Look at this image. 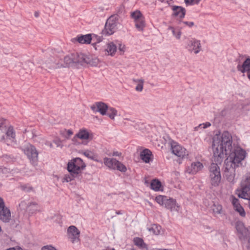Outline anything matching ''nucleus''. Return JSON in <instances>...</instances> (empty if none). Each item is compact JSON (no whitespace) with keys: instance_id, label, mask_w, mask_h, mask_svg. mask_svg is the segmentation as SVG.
I'll use <instances>...</instances> for the list:
<instances>
[{"instance_id":"nucleus-49","label":"nucleus","mask_w":250,"mask_h":250,"mask_svg":"<svg viewBox=\"0 0 250 250\" xmlns=\"http://www.w3.org/2000/svg\"><path fill=\"white\" fill-rule=\"evenodd\" d=\"M79 138L77 136V134L74 136V137L72 139V142H73L74 144H76L77 140Z\"/></svg>"},{"instance_id":"nucleus-36","label":"nucleus","mask_w":250,"mask_h":250,"mask_svg":"<svg viewBox=\"0 0 250 250\" xmlns=\"http://www.w3.org/2000/svg\"><path fill=\"white\" fill-rule=\"evenodd\" d=\"M99 62V60L98 58L95 57L90 58L87 57V60H86L85 64H89L92 66H97Z\"/></svg>"},{"instance_id":"nucleus-13","label":"nucleus","mask_w":250,"mask_h":250,"mask_svg":"<svg viewBox=\"0 0 250 250\" xmlns=\"http://www.w3.org/2000/svg\"><path fill=\"white\" fill-rule=\"evenodd\" d=\"M171 149L173 154L181 159L185 158L188 155L187 149L176 142L172 143Z\"/></svg>"},{"instance_id":"nucleus-11","label":"nucleus","mask_w":250,"mask_h":250,"mask_svg":"<svg viewBox=\"0 0 250 250\" xmlns=\"http://www.w3.org/2000/svg\"><path fill=\"white\" fill-rule=\"evenodd\" d=\"M131 17L133 19L135 27L139 31H142L146 26L145 18L139 10L131 13Z\"/></svg>"},{"instance_id":"nucleus-38","label":"nucleus","mask_w":250,"mask_h":250,"mask_svg":"<svg viewBox=\"0 0 250 250\" xmlns=\"http://www.w3.org/2000/svg\"><path fill=\"white\" fill-rule=\"evenodd\" d=\"M210 126H211V124L209 122H206L205 123L201 124L198 126L195 127L194 130L195 131H198L199 129H205Z\"/></svg>"},{"instance_id":"nucleus-26","label":"nucleus","mask_w":250,"mask_h":250,"mask_svg":"<svg viewBox=\"0 0 250 250\" xmlns=\"http://www.w3.org/2000/svg\"><path fill=\"white\" fill-rule=\"evenodd\" d=\"M90 133L85 129H80L77 134V136L82 140H87L90 137Z\"/></svg>"},{"instance_id":"nucleus-53","label":"nucleus","mask_w":250,"mask_h":250,"mask_svg":"<svg viewBox=\"0 0 250 250\" xmlns=\"http://www.w3.org/2000/svg\"><path fill=\"white\" fill-rule=\"evenodd\" d=\"M39 15V14L38 12H36L35 13V16L36 17H38Z\"/></svg>"},{"instance_id":"nucleus-48","label":"nucleus","mask_w":250,"mask_h":250,"mask_svg":"<svg viewBox=\"0 0 250 250\" xmlns=\"http://www.w3.org/2000/svg\"><path fill=\"white\" fill-rule=\"evenodd\" d=\"M187 4L192 5L193 2V0H185Z\"/></svg>"},{"instance_id":"nucleus-55","label":"nucleus","mask_w":250,"mask_h":250,"mask_svg":"<svg viewBox=\"0 0 250 250\" xmlns=\"http://www.w3.org/2000/svg\"><path fill=\"white\" fill-rule=\"evenodd\" d=\"M201 0H195V3L198 4Z\"/></svg>"},{"instance_id":"nucleus-51","label":"nucleus","mask_w":250,"mask_h":250,"mask_svg":"<svg viewBox=\"0 0 250 250\" xmlns=\"http://www.w3.org/2000/svg\"><path fill=\"white\" fill-rule=\"evenodd\" d=\"M248 74H247V76H248V78H249V79L250 80V70L248 72H247Z\"/></svg>"},{"instance_id":"nucleus-10","label":"nucleus","mask_w":250,"mask_h":250,"mask_svg":"<svg viewBox=\"0 0 250 250\" xmlns=\"http://www.w3.org/2000/svg\"><path fill=\"white\" fill-rule=\"evenodd\" d=\"M118 19L117 16H111L107 20L103 31L105 35H112L117 29Z\"/></svg>"},{"instance_id":"nucleus-20","label":"nucleus","mask_w":250,"mask_h":250,"mask_svg":"<svg viewBox=\"0 0 250 250\" xmlns=\"http://www.w3.org/2000/svg\"><path fill=\"white\" fill-rule=\"evenodd\" d=\"M238 71L242 73L248 72L250 70V58L246 59L242 64L239 63L237 66Z\"/></svg>"},{"instance_id":"nucleus-43","label":"nucleus","mask_w":250,"mask_h":250,"mask_svg":"<svg viewBox=\"0 0 250 250\" xmlns=\"http://www.w3.org/2000/svg\"><path fill=\"white\" fill-rule=\"evenodd\" d=\"M41 250H57L55 247L52 245H46L43 246Z\"/></svg>"},{"instance_id":"nucleus-12","label":"nucleus","mask_w":250,"mask_h":250,"mask_svg":"<svg viewBox=\"0 0 250 250\" xmlns=\"http://www.w3.org/2000/svg\"><path fill=\"white\" fill-rule=\"evenodd\" d=\"M185 48L190 52L198 54L201 50L200 41L195 38L189 39L186 44Z\"/></svg>"},{"instance_id":"nucleus-57","label":"nucleus","mask_w":250,"mask_h":250,"mask_svg":"<svg viewBox=\"0 0 250 250\" xmlns=\"http://www.w3.org/2000/svg\"><path fill=\"white\" fill-rule=\"evenodd\" d=\"M119 49L121 51H123V49L122 47H121V45H120V46L119 47Z\"/></svg>"},{"instance_id":"nucleus-14","label":"nucleus","mask_w":250,"mask_h":250,"mask_svg":"<svg viewBox=\"0 0 250 250\" xmlns=\"http://www.w3.org/2000/svg\"><path fill=\"white\" fill-rule=\"evenodd\" d=\"M67 232L68 238L72 243H78L80 242V232L75 226L69 227Z\"/></svg>"},{"instance_id":"nucleus-15","label":"nucleus","mask_w":250,"mask_h":250,"mask_svg":"<svg viewBox=\"0 0 250 250\" xmlns=\"http://www.w3.org/2000/svg\"><path fill=\"white\" fill-rule=\"evenodd\" d=\"M10 219V211L5 206L3 199L0 198V219L4 222H8Z\"/></svg>"},{"instance_id":"nucleus-35","label":"nucleus","mask_w":250,"mask_h":250,"mask_svg":"<svg viewBox=\"0 0 250 250\" xmlns=\"http://www.w3.org/2000/svg\"><path fill=\"white\" fill-rule=\"evenodd\" d=\"M167 197V196L164 195H159L155 197V200L160 205L164 206Z\"/></svg>"},{"instance_id":"nucleus-27","label":"nucleus","mask_w":250,"mask_h":250,"mask_svg":"<svg viewBox=\"0 0 250 250\" xmlns=\"http://www.w3.org/2000/svg\"><path fill=\"white\" fill-rule=\"evenodd\" d=\"M133 242L134 244L143 250H147V245L144 243L142 238L136 237L134 238Z\"/></svg>"},{"instance_id":"nucleus-5","label":"nucleus","mask_w":250,"mask_h":250,"mask_svg":"<svg viewBox=\"0 0 250 250\" xmlns=\"http://www.w3.org/2000/svg\"><path fill=\"white\" fill-rule=\"evenodd\" d=\"M85 167V164L83 160L80 158H75L72 159L67 164V170L69 172L78 175L81 173Z\"/></svg>"},{"instance_id":"nucleus-18","label":"nucleus","mask_w":250,"mask_h":250,"mask_svg":"<svg viewBox=\"0 0 250 250\" xmlns=\"http://www.w3.org/2000/svg\"><path fill=\"white\" fill-rule=\"evenodd\" d=\"M203 167V164L200 162H193L187 167L186 172L189 174H195L202 170Z\"/></svg>"},{"instance_id":"nucleus-28","label":"nucleus","mask_w":250,"mask_h":250,"mask_svg":"<svg viewBox=\"0 0 250 250\" xmlns=\"http://www.w3.org/2000/svg\"><path fill=\"white\" fill-rule=\"evenodd\" d=\"M150 187L151 189L154 191H159L162 187L161 183L158 180L153 179L150 183Z\"/></svg>"},{"instance_id":"nucleus-8","label":"nucleus","mask_w":250,"mask_h":250,"mask_svg":"<svg viewBox=\"0 0 250 250\" xmlns=\"http://www.w3.org/2000/svg\"><path fill=\"white\" fill-rule=\"evenodd\" d=\"M23 151L30 163L35 166L38 160V152L36 148L33 145L28 144L24 146Z\"/></svg>"},{"instance_id":"nucleus-25","label":"nucleus","mask_w":250,"mask_h":250,"mask_svg":"<svg viewBox=\"0 0 250 250\" xmlns=\"http://www.w3.org/2000/svg\"><path fill=\"white\" fill-rule=\"evenodd\" d=\"M105 51L108 55L112 56L117 51V46L113 42H110L106 44Z\"/></svg>"},{"instance_id":"nucleus-34","label":"nucleus","mask_w":250,"mask_h":250,"mask_svg":"<svg viewBox=\"0 0 250 250\" xmlns=\"http://www.w3.org/2000/svg\"><path fill=\"white\" fill-rule=\"evenodd\" d=\"M107 115L111 119H114L115 117L117 114V110L113 107H108L107 111Z\"/></svg>"},{"instance_id":"nucleus-23","label":"nucleus","mask_w":250,"mask_h":250,"mask_svg":"<svg viewBox=\"0 0 250 250\" xmlns=\"http://www.w3.org/2000/svg\"><path fill=\"white\" fill-rule=\"evenodd\" d=\"M141 159L146 163H149L152 161V153L150 150L148 149H145L141 152Z\"/></svg>"},{"instance_id":"nucleus-24","label":"nucleus","mask_w":250,"mask_h":250,"mask_svg":"<svg viewBox=\"0 0 250 250\" xmlns=\"http://www.w3.org/2000/svg\"><path fill=\"white\" fill-rule=\"evenodd\" d=\"M92 40V38L90 34H86L84 35H81L77 37V41L81 43L89 44Z\"/></svg>"},{"instance_id":"nucleus-29","label":"nucleus","mask_w":250,"mask_h":250,"mask_svg":"<svg viewBox=\"0 0 250 250\" xmlns=\"http://www.w3.org/2000/svg\"><path fill=\"white\" fill-rule=\"evenodd\" d=\"M132 81L133 83L137 85L135 87V90L137 91L141 92L143 89L144 80L142 79H133Z\"/></svg>"},{"instance_id":"nucleus-19","label":"nucleus","mask_w":250,"mask_h":250,"mask_svg":"<svg viewBox=\"0 0 250 250\" xmlns=\"http://www.w3.org/2000/svg\"><path fill=\"white\" fill-rule=\"evenodd\" d=\"M164 206L166 208L170 209L171 211H178L180 208V206L176 203L175 200L168 197H167Z\"/></svg>"},{"instance_id":"nucleus-1","label":"nucleus","mask_w":250,"mask_h":250,"mask_svg":"<svg viewBox=\"0 0 250 250\" xmlns=\"http://www.w3.org/2000/svg\"><path fill=\"white\" fill-rule=\"evenodd\" d=\"M240 139L236 137L233 143V147L225 161V174L228 181L235 182V169L242 166V162L246 158L247 153L239 145Z\"/></svg>"},{"instance_id":"nucleus-7","label":"nucleus","mask_w":250,"mask_h":250,"mask_svg":"<svg viewBox=\"0 0 250 250\" xmlns=\"http://www.w3.org/2000/svg\"><path fill=\"white\" fill-rule=\"evenodd\" d=\"M209 177L211 185L218 186L221 181V173L220 167L217 164L212 163L210 166Z\"/></svg>"},{"instance_id":"nucleus-6","label":"nucleus","mask_w":250,"mask_h":250,"mask_svg":"<svg viewBox=\"0 0 250 250\" xmlns=\"http://www.w3.org/2000/svg\"><path fill=\"white\" fill-rule=\"evenodd\" d=\"M236 194L241 198L250 197V173L246 175L241 182V188L236 190Z\"/></svg>"},{"instance_id":"nucleus-59","label":"nucleus","mask_w":250,"mask_h":250,"mask_svg":"<svg viewBox=\"0 0 250 250\" xmlns=\"http://www.w3.org/2000/svg\"><path fill=\"white\" fill-rule=\"evenodd\" d=\"M116 213H117V214H121V213L120 212V211L117 212H116Z\"/></svg>"},{"instance_id":"nucleus-61","label":"nucleus","mask_w":250,"mask_h":250,"mask_svg":"<svg viewBox=\"0 0 250 250\" xmlns=\"http://www.w3.org/2000/svg\"><path fill=\"white\" fill-rule=\"evenodd\" d=\"M4 157L6 158L7 157V155H5Z\"/></svg>"},{"instance_id":"nucleus-33","label":"nucleus","mask_w":250,"mask_h":250,"mask_svg":"<svg viewBox=\"0 0 250 250\" xmlns=\"http://www.w3.org/2000/svg\"><path fill=\"white\" fill-rule=\"evenodd\" d=\"M78 176L77 174H73L69 172V174H65L62 178V181L63 183L69 182L73 180L75 177Z\"/></svg>"},{"instance_id":"nucleus-21","label":"nucleus","mask_w":250,"mask_h":250,"mask_svg":"<svg viewBox=\"0 0 250 250\" xmlns=\"http://www.w3.org/2000/svg\"><path fill=\"white\" fill-rule=\"evenodd\" d=\"M173 15L177 18L182 19L186 14V10L181 6H174L172 7Z\"/></svg>"},{"instance_id":"nucleus-4","label":"nucleus","mask_w":250,"mask_h":250,"mask_svg":"<svg viewBox=\"0 0 250 250\" xmlns=\"http://www.w3.org/2000/svg\"><path fill=\"white\" fill-rule=\"evenodd\" d=\"M64 63L56 62L53 60H48L46 61V67L50 69H58L65 67L75 63L73 53L66 56L63 59Z\"/></svg>"},{"instance_id":"nucleus-31","label":"nucleus","mask_w":250,"mask_h":250,"mask_svg":"<svg viewBox=\"0 0 250 250\" xmlns=\"http://www.w3.org/2000/svg\"><path fill=\"white\" fill-rule=\"evenodd\" d=\"M168 30H169L171 31L173 36L174 37H175V38L176 39H177V40L180 39L181 35H182V32L180 30H179L178 29H175L172 26H169L168 28Z\"/></svg>"},{"instance_id":"nucleus-42","label":"nucleus","mask_w":250,"mask_h":250,"mask_svg":"<svg viewBox=\"0 0 250 250\" xmlns=\"http://www.w3.org/2000/svg\"><path fill=\"white\" fill-rule=\"evenodd\" d=\"M236 211H237L241 217H245L246 216V212L243 207L239 208Z\"/></svg>"},{"instance_id":"nucleus-2","label":"nucleus","mask_w":250,"mask_h":250,"mask_svg":"<svg viewBox=\"0 0 250 250\" xmlns=\"http://www.w3.org/2000/svg\"><path fill=\"white\" fill-rule=\"evenodd\" d=\"M236 137H237L232 136L228 131H224L213 136L212 146L215 161L222 162L224 156L231 152Z\"/></svg>"},{"instance_id":"nucleus-37","label":"nucleus","mask_w":250,"mask_h":250,"mask_svg":"<svg viewBox=\"0 0 250 250\" xmlns=\"http://www.w3.org/2000/svg\"><path fill=\"white\" fill-rule=\"evenodd\" d=\"M161 227L159 225L154 224L152 225L151 228L149 230L153 231V233L155 235H158L161 233Z\"/></svg>"},{"instance_id":"nucleus-54","label":"nucleus","mask_w":250,"mask_h":250,"mask_svg":"<svg viewBox=\"0 0 250 250\" xmlns=\"http://www.w3.org/2000/svg\"><path fill=\"white\" fill-rule=\"evenodd\" d=\"M32 205H34V206H36L37 204L35 203H30V205H29V206H31Z\"/></svg>"},{"instance_id":"nucleus-17","label":"nucleus","mask_w":250,"mask_h":250,"mask_svg":"<svg viewBox=\"0 0 250 250\" xmlns=\"http://www.w3.org/2000/svg\"><path fill=\"white\" fill-rule=\"evenodd\" d=\"M235 228L239 234L240 238L246 237L250 234V227L246 228L243 223L241 221H238L235 223Z\"/></svg>"},{"instance_id":"nucleus-41","label":"nucleus","mask_w":250,"mask_h":250,"mask_svg":"<svg viewBox=\"0 0 250 250\" xmlns=\"http://www.w3.org/2000/svg\"><path fill=\"white\" fill-rule=\"evenodd\" d=\"M53 142L55 144L56 147H57L62 148L63 147L62 141L59 138H56L54 139Z\"/></svg>"},{"instance_id":"nucleus-3","label":"nucleus","mask_w":250,"mask_h":250,"mask_svg":"<svg viewBox=\"0 0 250 250\" xmlns=\"http://www.w3.org/2000/svg\"><path fill=\"white\" fill-rule=\"evenodd\" d=\"M16 134L13 127L8 125L5 120H0V141L9 145L14 141Z\"/></svg>"},{"instance_id":"nucleus-40","label":"nucleus","mask_w":250,"mask_h":250,"mask_svg":"<svg viewBox=\"0 0 250 250\" xmlns=\"http://www.w3.org/2000/svg\"><path fill=\"white\" fill-rule=\"evenodd\" d=\"M230 200L232 204L233 205V207L240 204L239 200L233 195L230 196Z\"/></svg>"},{"instance_id":"nucleus-16","label":"nucleus","mask_w":250,"mask_h":250,"mask_svg":"<svg viewBox=\"0 0 250 250\" xmlns=\"http://www.w3.org/2000/svg\"><path fill=\"white\" fill-rule=\"evenodd\" d=\"M108 105L102 102H96L90 106L91 109L95 113L99 112L102 115L106 114Z\"/></svg>"},{"instance_id":"nucleus-60","label":"nucleus","mask_w":250,"mask_h":250,"mask_svg":"<svg viewBox=\"0 0 250 250\" xmlns=\"http://www.w3.org/2000/svg\"><path fill=\"white\" fill-rule=\"evenodd\" d=\"M159 0L162 2L165 1V0Z\"/></svg>"},{"instance_id":"nucleus-45","label":"nucleus","mask_w":250,"mask_h":250,"mask_svg":"<svg viewBox=\"0 0 250 250\" xmlns=\"http://www.w3.org/2000/svg\"><path fill=\"white\" fill-rule=\"evenodd\" d=\"M95 39L96 40V41H97L96 42L94 43V44H96V43H99V42H102V38L100 36H94L92 38V40L94 41Z\"/></svg>"},{"instance_id":"nucleus-47","label":"nucleus","mask_w":250,"mask_h":250,"mask_svg":"<svg viewBox=\"0 0 250 250\" xmlns=\"http://www.w3.org/2000/svg\"><path fill=\"white\" fill-rule=\"evenodd\" d=\"M44 144H45V145L46 146H49L50 148H54L53 144L51 142H50L49 141H46L45 142Z\"/></svg>"},{"instance_id":"nucleus-56","label":"nucleus","mask_w":250,"mask_h":250,"mask_svg":"<svg viewBox=\"0 0 250 250\" xmlns=\"http://www.w3.org/2000/svg\"><path fill=\"white\" fill-rule=\"evenodd\" d=\"M153 250H167V249H154Z\"/></svg>"},{"instance_id":"nucleus-30","label":"nucleus","mask_w":250,"mask_h":250,"mask_svg":"<svg viewBox=\"0 0 250 250\" xmlns=\"http://www.w3.org/2000/svg\"><path fill=\"white\" fill-rule=\"evenodd\" d=\"M83 154L85 157L90 159L94 160L97 162L102 163V162L101 160L97 159L95 154L91 151L86 150L83 153Z\"/></svg>"},{"instance_id":"nucleus-50","label":"nucleus","mask_w":250,"mask_h":250,"mask_svg":"<svg viewBox=\"0 0 250 250\" xmlns=\"http://www.w3.org/2000/svg\"><path fill=\"white\" fill-rule=\"evenodd\" d=\"M242 207L240 205V204H239L237 206H236L235 207H234V209L235 211H236L237 210H238L239 208H241Z\"/></svg>"},{"instance_id":"nucleus-22","label":"nucleus","mask_w":250,"mask_h":250,"mask_svg":"<svg viewBox=\"0 0 250 250\" xmlns=\"http://www.w3.org/2000/svg\"><path fill=\"white\" fill-rule=\"evenodd\" d=\"M74 63H79L81 65L85 64L87 60V56L82 53H73Z\"/></svg>"},{"instance_id":"nucleus-39","label":"nucleus","mask_w":250,"mask_h":250,"mask_svg":"<svg viewBox=\"0 0 250 250\" xmlns=\"http://www.w3.org/2000/svg\"><path fill=\"white\" fill-rule=\"evenodd\" d=\"M73 132L71 129H65L62 133V134L65 137L66 139H69L71 137V136L73 135Z\"/></svg>"},{"instance_id":"nucleus-44","label":"nucleus","mask_w":250,"mask_h":250,"mask_svg":"<svg viewBox=\"0 0 250 250\" xmlns=\"http://www.w3.org/2000/svg\"><path fill=\"white\" fill-rule=\"evenodd\" d=\"M109 156H120L122 155L121 152L117 151H113L112 154L109 153L107 154Z\"/></svg>"},{"instance_id":"nucleus-58","label":"nucleus","mask_w":250,"mask_h":250,"mask_svg":"<svg viewBox=\"0 0 250 250\" xmlns=\"http://www.w3.org/2000/svg\"><path fill=\"white\" fill-rule=\"evenodd\" d=\"M248 242H249V244H250V237L249 238Z\"/></svg>"},{"instance_id":"nucleus-9","label":"nucleus","mask_w":250,"mask_h":250,"mask_svg":"<svg viewBox=\"0 0 250 250\" xmlns=\"http://www.w3.org/2000/svg\"><path fill=\"white\" fill-rule=\"evenodd\" d=\"M104 165L111 169H117L122 172H125L126 168L125 166L115 158L104 157L103 159Z\"/></svg>"},{"instance_id":"nucleus-52","label":"nucleus","mask_w":250,"mask_h":250,"mask_svg":"<svg viewBox=\"0 0 250 250\" xmlns=\"http://www.w3.org/2000/svg\"><path fill=\"white\" fill-rule=\"evenodd\" d=\"M6 250H20L16 249L15 248H10L9 249H7Z\"/></svg>"},{"instance_id":"nucleus-32","label":"nucleus","mask_w":250,"mask_h":250,"mask_svg":"<svg viewBox=\"0 0 250 250\" xmlns=\"http://www.w3.org/2000/svg\"><path fill=\"white\" fill-rule=\"evenodd\" d=\"M213 213L215 215L221 214L223 213L222 207L220 204H214L212 207Z\"/></svg>"},{"instance_id":"nucleus-46","label":"nucleus","mask_w":250,"mask_h":250,"mask_svg":"<svg viewBox=\"0 0 250 250\" xmlns=\"http://www.w3.org/2000/svg\"><path fill=\"white\" fill-rule=\"evenodd\" d=\"M183 23L189 27H191L194 25V22L192 21H184Z\"/></svg>"}]
</instances>
